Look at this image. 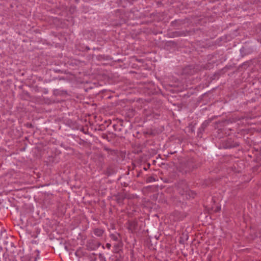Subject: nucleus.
Returning a JSON list of instances; mask_svg holds the SVG:
<instances>
[{
	"mask_svg": "<svg viewBox=\"0 0 261 261\" xmlns=\"http://www.w3.org/2000/svg\"><path fill=\"white\" fill-rule=\"evenodd\" d=\"M128 229L132 232L135 231L138 228V223L136 220L128 221L127 222Z\"/></svg>",
	"mask_w": 261,
	"mask_h": 261,
	"instance_id": "nucleus-9",
	"label": "nucleus"
},
{
	"mask_svg": "<svg viewBox=\"0 0 261 261\" xmlns=\"http://www.w3.org/2000/svg\"><path fill=\"white\" fill-rule=\"evenodd\" d=\"M100 245L101 243L99 242L91 239L87 241L86 247L87 250L92 251L96 250Z\"/></svg>",
	"mask_w": 261,
	"mask_h": 261,
	"instance_id": "nucleus-3",
	"label": "nucleus"
},
{
	"mask_svg": "<svg viewBox=\"0 0 261 261\" xmlns=\"http://www.w3.org/2000/svg\"><path fill=\"white\" fill-rule=\"evenodd\" d=\"M257 233V235L256 236V237H258L259 238H261V229H258Z\"/></svg>",
	"mask_w": 261,
	"mask_h": 261,
	"instance_id": "nucleus-22",
	"label": "nucleus"
},
{
	"mask_svg": "<svg viewBox=\"0 0 261 261\" xmlns=\"http://www.w3.org/2000/svg\"><path fill=\"white\" fill-rule=\"evenodd\" d=\"M78 1H79L78 0H75V2H76V3H77V2H78Z\"/></svg>",
	"mask_w": 261,
	"mask_h": 261,
	"instance_id": "nucleus-32",
	"label": "nucleus"
},
{
	"mask_svg": "<svg viewBox=\"0 0 261 261\" xmlns=\"http://www.w3.org/2000/svg\"><path fill=\"white\" fill-rule=\"evenodd\" d=\"M104 150H106V151H113L114 150L107 147H104Z\"/></svg>",
	"mask_w": 261,
	"mask_h": 261,
	"instance_id": "nucleus-24",
	"label": "nucleus"
},
{
	"mask_svg": "<svg viewBox=\"0 0 261 261\" xmlns=\"http://www.w3.org/2000/svg\"><path fill=\"white\" fill-rule=\"evenodd\" d=\"M25 125L28 128H33L34 127V126L33 125V124L31 123H29V122H28Z\"/></svg>",
	"mask_w": 261,
	"mask_h": 261,
	"instance_id": "nucleus-20",
	"label": "nucleus"
},
{
	"mask_svg": "<svg viewBox=\"0 0 261 261\" xmlns=\"http://www.w3.org/2000/svg\"><path fill=\"white\" fill-rule=\"evenodd\" d=\"M101 138L104 139H106V140H107L108 142H110L111 141V138H110L107 134H102L101 135Z\"/></svg>",
	"mask_w": 261,
	"mask_h": 261,
	"instance_id": "nucleus-19",
	"label": "nucleus"
},
{
	"mask_svg": "<svg viewBox=\"0 0 261 261\" xmlns=\"http://www.w3.org/2000/svg\"><path fill=\"white\" fill-rule=\"evenodd\" d=\"M87 256L90 261H97L96 254L94 253L89 254Z\"/></svg>",
	"mask_w": 261,
	"mask_h": 261,
	"instance_id": "nucleus-16",
	"label": "nucleus"
},
{
	"mask_svg": "<svg viewBox=\"0 0 261 261\" xmlns=\"http://www.w3.org/2000/svg\"><path fill=\"white\" fill-rule=\"evenodd\" d=\"M120 126L118 124L114 125L113 127L115 130H118L120 132H121L123 134H125L127 133V129H126L123 124V121L121 120L119 121Z\"/></svg>",
	"mask_w": 261,
	"mask_h": 261,
	"instance_id": "nucleus-8",
	"label": "nucleus"
},
{
	"mask_svg": "<svg viewBox=\"0 0 261 261\" xmlns=\"http://www.w3.org/2000/svg\"><path fill=\"white\" fill-rule=\"evenodd\" d=\"M166 46L167 47L175 48V47H177V42H175L174 41H172V40L168 41L166 42Z\"/></svg>",
	"mask_w": 261,
	"mask_h": 261,
	"instance_id": "nucleus-15",
	"label": "nucleus"
},
{
	"mask_svg": "<svg viewBox=\"0 0 261 261\" xmlns=\"http://www.w3.org/2000/svg\"><path fill=\"white\" fill-rule=\"evenodd\" d=\"M58 90H54V93L55 94L56 93V92Z\"/></svg>",
	"mask_w": 261,
	"mask_h": 261,
	"instance_id": "nucleus-31",
	"label": "nucleus"
},
{
	"mask_svg": "<svg viewBox=\"0 0 261 261\" xmlns=\"http://www.w3.org/2000/svg\"><path fill=\"white\" fill-rule=\"evenodd\" d=\"M221 211V207L220 206H217L216 209L215 210L214 212L215 213H217V212H219Z\"/></svg>",
	"mask_w": 261,
	"mask_h": 261,
	"instance_id": "nucleus-21",
	"label": "nucleus"
},
{
	"mask_svg": "<svg viewBox=\"0 0 261 261\" xmlns=\"http://www.w3.org/2000/svg\"><path fill=\"white\" fill-rule=\"evenodd\" d=\"M65 248H66V250H67V246H65Z\"/></svg>",
	"mask_w": 261,
	"mask_h": 261,
	"instance_id": "nucleus-34",
	"label": "nucleus"
},
{
	"mask_svg": "<svg viewBox=\"0 0 261 261\" xmlns=\"http://www.w3.org/2000/svg\"><path fill=\"white\" fill-rule=\"evenodd\" d=\"M104 232V230L101 228H95L93 230V233L94 234L98 237H100L102 236L103 233Z\"/></svg>",
	"mask_w": 261,
	"mask_h": 261,
	"instance_id": "nucleus-14",
	"label": "nucleus"
},
{
	"mask_svg": "<svg viewBox=\"0 0 261 261\" xmlns=\"http://www.w3.org/2000/svg\"><path fill=\"white\" fill-rule=\"evenodd\" d=\"M195 72V70L193 66L190 65L185 67L182 70V74L187 75H193Z\"/></svg>",
	"mask_w": 261,
	"mask_h": 261,
	"instance_id": "nucleus-10",
	"label": "nucleus"
},
{
	"mask_svg": "<svg viewBox=\"0 0 261 261\" xmlns=\"http://www.w3.org/2000/svg\"><path fill=\"white\" fill-rule=\"evenodd\" d=\"M113 239L114 240H117L118 238H117V237L113 236Z\"/></svg>",
	"mask_w": 261,
	"mask_h": 261,
	"instance_id": "nucleus-26",
	"label": "nucleus"
},
{
	"mask_svg": "<svg viewBox=\"0 0 261 261\" xmlns=\"http://www.w3.org/2000/svg\"><path fill=\"white\" fill-rule=\"evenodd\" d=\"M99 257H101L102 256V254L100 253V254H99Z\"/></svg>",
	"mask_w": 261,
	"mask_h": 261,
	"instance_id": "nucleus-30",
	"label": "nucleus"
},
{
	"mask_svg": "<svg viewBox=\"0 0 261 261\" xmlns=\"http://www.w3.org/2000/svg\"><path fill=\"white\" fill-rule=\"evenodd\" d=\"M193 31L191 30H186L180 31H175L169 33V37L171 38L186 36L187 35H191Z\"/></svg>",
	"mask_w": 261,
	"mask_h": 261,
	"instance_id": "nucleus-4",
	"label": "nucleus"
},
{
	"mask_svg": "<svg viewBox=\"0 0 261 261\" xmlns=\"http://www.w3.org/2000/svg\"><path fill=\"white\" fill-rule=\"evenodd\" d=\"M55 72H61V70H55Z\"/></svg>",
	"mask_w": 261,
	"mask_h": 261,
	"instance_id": "nucleus-27",
	"label": "nucleus"
},
{
	"mask_svg": "<svg viewBox=\"0 0 261 261\" xmlns=\"http://www.w3.org/2000/svg\"><path fill=\"white\" fill-rule=\"evenodd\" d=\"M181 194L185 197L186 199H190L191 198L193 199L197 195L195 192L189 189H187L185 191H184L182 193H181Z\"/></svg>",
	"mask_w": 261,
	"mask_h": 261,
	"instance_id": "nucleus-6",
	"label": "nucleus"
},
{
	"mask_svg": "<svg viewBox=\"0 0 261 261\" xmlns=\"http://www.w3.org/2000/svg\"><path fill=\"white\" fill-rule=\"evenodd\" d=\"M211 121L212 120L211 119H207L205 120L202 123L200 127L199 128L197 132V135L198 137H202V135L203 133L204 132L205 129L209 125Z\"/></svg>",
	"mask_w": 261,
	"mask_h": 261,
	"instance_id": "nucleus-5",
	"label": "nucleus"
},
{
	"mask_svg": "<svg viewBox=\"0 0 261 261\" xmlns=\"http://www.w3.org/2000/svg\"><path fill=\"white\" fill-rule=\"evenodd\" d=\"M114 261H121V260L120 259L117 258V259H115Z\"/></svg>",
	"mask_w": 261,
	"mask_h": 261,
	"instance_id": "nucleus-28",
	"label": "nucleus"
},
{
	"mask_svg": "<svg viewBox=\"0 0 261 261\" xmlns=\"http://www.w3.org/2000/svg\"><path fill=\"white\" fill-rule=\"evenodd\" d=\"M102 248H103V249L105 248L104 246H102Z\"/></svg>",
	"mask_w": 261,
	"mask_h": 261,
	"instance_id": "nucleus-33",
	"label": "nucleus"
},
{
	"mask_svg": "<svg viewBox=\"0 0 261 261\" xmlns=\"http://www.w3.org/2000/svg\"><path fill=\"white\" fill-rule=\"evenodd\" d=\"M141 173V171L138 173V175H137V176H139V175H140V173Z\"/></svg>",
	"mask_w": 261,
	"mask_h": 261,
	"instance_id": "nucleus-29",
	"label": "nucleus"
},
{
	"mask_svg": "<svg viewBox=\"0 0 261 261\" xmlns=\"http://www.w3.org/2000/svg\"><path fill=\"white\" fill-rule=\"evenodd\" d=\"M255 151L257 152V155L261 156V146L254 147Z\"/></svg>",
	"mask_w": 261,
	"mask_h": 261,
	"instance_id": "nucleus-18",
	"label": "nucleus"
},
{
	"mask_svg": "<svg viewBox=\"0 0 261 261\" xmlns=\"http://www.w3.org/2000/svg\"><path fill=\"white\" fill-rule=\"evenodd\" d=\"M187 216V214L185 212H180L178 213V217L179 220H182Z\"/></svg>",
	"mask_w": 261,
	"mask_h": 261,
	"instance_id": "nucleus-17",
	"label": "nucleus"
},
{
	"mask_svg": "<svg viewBox=\"0 0 261 261\" xmlns=\"http://www.w3.org/2000/svg\"><path fill=\"white\" fill-rule=\"evenodd\" d=\"M106 246V247H107L108 249H110L111 248V244H110V243H107Z\"/></svg>",
	"mask_w": 261,
	"mask_h": 261,
	"instance_id": "nucleus-25",
	"label": "nucleus"
},
{
	"mask_svg": "<svg viewBox=\"0 0 261 261\" xmlns=\"http://www.w3.org/2000/svg\"><path fill=\"white\" fill-rule=\"evenodd\" d=\"M122 243L118 242L114 245V252L116 253H119L122 251Z\"/></svg>",
	"mask_w": 261,
	"mask_h": 261,
	"instance_id": "nucleus-11",
	"label": "nucleus"
},
{
	"mask_svg": "<svg viewBox=\"0 0 261 261\" xmlns=\"http://www.w3.org/2000/svg\"><path fill=\"white\" fill-rule=\"evenodd\" d=\"M114 173H115V170L112 166H109L105 171V174L107 176H110Z\"/></svg>",
	"mask_w": 261,
	"mask_h": 261,
	"instance_id": "nucleus-13",
	"label": "nucleus"
},
{
	"mask_svg": "<svg viewBox=\"0 0 261 261\" xmlns=\"http://www.w3.org/2000/svg\"><path fill=\"white\" fill-rule=\"evenodd\" d=\"M185 23L183 20L176 19L171 22V25L173 27H178Z\"/></svg>",
	"mask_w": 261,
	"mask_h": 261,
	"instance_id": "nucleus-12",
	"label": "nucleus"
},
{
	"mask_svg": "<svg viewBox=\"0 0 261 261\" xmlns=\"http://www.w3.org/2000/svg\"><path fill=\"white\" fill-rule=\"evenodd\" d=\"M240 143L231 138H228L222 143V146L225 149H229L239 146Z\"/></svg>",
	"mask_w": 261,
	"mask_h": 261,
	"instance_id": "nucleus-2",
	"label": "nucleus"
},
{
	"mask_svg": "<svg viewBox=\"0 0 261 261\" xmlns=\"http://www.w3.org/2000/svg\"><path fill=\"white\" fill-rule=\"evenodd\" d=\"M150 166V164H148L146 167H143V169H144V170L146 171V170H147V169H148V168H149Z\"/></svg>",
	"mask_w": 261,
	"mask_h": 261,
	"instance_id": "nucleus-23",
	"label": "nucleus"
},
{
	"mask_svg": "<svg viewBox=\"0 0 261 261\" xmlns=\"http://www.w3.org/2000/svg\"><path fill=\"white\" fill-rule=\"evenodd\" d=\"M199 166V163L196 162L194 159H190L186 162L180 163L178 167V170L182 174H187L198 168Z\"/></svg>",
	"mask_w": 261,
	"mask_h": 261,
	"instance_id": "nucleus-1",
	"label": "nucleus"
},
{
	"mask_svg": "<svg viewBox=\"0 0 261 261\" xmlns=\"http://www.w3.org/2000/svg\"><path fill=\"white\" fill-rule=\"evenodd\" d=\"M117 203L120 205L124 204V200L126 198V196L125 193H119L114 196Z\"/></svg>",
	"mask_w": 261,
	"mask_h": 261,
	"instance_id": "nucleus-7",
	"label": "nucleus"
}]
</instances>
